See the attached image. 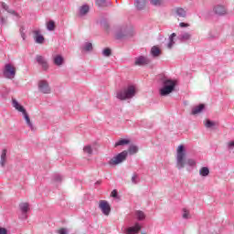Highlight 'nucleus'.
<instances>
[{
    "mask_svg": "<svg viewBox=\"0 0 234 234\" xmlns=\"http://www.w3.org/2000/svg\"><path fill=\"white\" fill-rule=\"evenodd\" d=\"M228 147L231 148L234 147V141H230L228 143Z\"/></svg>",
    "mask_w": 234,
    "mask_h": 234,
    "instance_id": "a19ab883",
    "label": "nucleus"
},
{
    "mask_svg": "<svg viewBox=\"0 0 234 234\" xmlns=\"http://www.w3.org/2000/svg\"><path fill=\"white\" fill-rule=\"evenodd\" d=\"M3 8H6V5L5 4H2Z\"/></svg>",
    "mask_w": 234,
    "mask_h": 234,
    "instance_id": "37998d69",
    "label": "nucleus"
},
{
    "mask_svg": "<svg viewBox=\"0 0 234 234\" xmlns=\"http://www.w3.org/2000/svg\"><path fill=\"white\" fill-rule=\"evenodd\" d=\"M204 104H199L198 106H196L192 109V112L191 114H193L194 116L197 114H200V112H202V111H204Z\"/></svg>",
    "mask_w": 234,
    "mask_h": 234,
    "instance_id": "2eb2a0df",
    "label": "nucleus"
},
{
    "mask_svg": "<svg viewBox=\"0 0 234 234\" xmlns=\"http://www.w3.org/2000/svg\"><path fill=\"white\" fill-rule=\"evenodd\" d=\"M99 207L102 211L103 215L109 217L111 213V205H109V202H107L106 200H101L99 202Z\"/></svg>",
    "mask_w": 234,
    "mask_h": 234,
    "instance_id": "6e6552de",
    "label": "nucleus"
},
{
    "mask_svg": "<svg viewBox=\"0 0 234 234\" xmlns=\"http://www.w3.org/2000/svg\"><path fill=\"white\" fill-rule=\"evenodd\" d=\"M89 5H82L80 8V16H85L87 14H89Z\"/></svg>",
    "mask_w": 234,
    "mask_h": 234,
    "instance_id": "4be33fe9",
    "label": "nucleus"
},
{
    "mask_svg": "<svg viewBox=\"0 0 234 234\" xmlns=\"http://www.w3.org/2000/svg\"><path fill=\"white\" fill-rule=\"evenodd\" d=\"M84 153H87L88 154H92V147L90 145L85 146L83 148Z\"/></svg>",
    "mask_w": 234,
    "mask_h": 234,
    "instance_id": "72a5a7b5",
    "label": "nucleus"
},
{
    "mask_svg": "<svg viewBox=\"0 0 234 234\" xmlns=\"http://www.w3.org/2000/svg\"><path fill=\"white\" fill-rule=\"evenodd\" d=\"M135 65H138L139 67H143L144 65H149V58L141 56L135 59Z\"/></svg>",
    "mask_w": 234,
    "mask_h": 234,
    "instance_id": "9b49d317",
    "label": "nucleus"
},
{
    "mask_svg": "<svg viewBox=\"0 0 234 234\" xmlns=\"http://www.w3.org/2000/svg\"><path fill=\"white\" fill-rule=\"evenodd\" d=\"M127 154L129 153L127 151H122L113 158H112L109 162L110 165H118V164H122V162H125L127 160Z\"/></svg>",
    "mask_w": 234,
    "mask_h": 234,
    "instance_id": "423d86ee",
    "label": "nucleus"
},
{
    "mask_svg": "<svg viewBox=\"0 0 234 234\" xmlns=\"http://www.w3.org/2000/svg\"><path fill=\"white\" fill-rule=\"evenodd\" d=\"M179 27H181V28L187 27H189V24H186V23H184V22H181V23L179 24Z\"/></svg>",
    "mask_w": 234,
    "mask_h": 234,
    "instance_id": "ea45409f",
    "label": "nucleus"
},
{
    "mask_svg": "<svg viewBox=\"0 0 234 234\" xmlns=\"http://www.w3.org/2000/svg\"><path fill=\"white\" fill-rule=\"evenodd\" d=\"M8 233V230L6 229L0 227V234H6Z\"/></svg>",
    "mask_w": 234,
    "mask_h": 234,
    "instance_id": "4c0bfd02",
    "label": "nucleus"
},
{
    "mask_svg": "<svg viewBox=\"0 0 234 234\" xmlns=\"http://www.w3.org/2000/svg\"><path fill=\"white\" fill-rule=\"evenodd\" d=\"M176 12L179 17H186V10L184 8H177Z\"/></svg>",
    "mask_w": 234,
    "mask_h": 234,
    "instance_id": "7c9ffc66",
    "label": "nucleus"
},
{
    "mask_svg": "<svg viewBox=\"0 0 234 234\" xmlns=\"http://www.w3.org/2000/svg\"><path fill=\"white\" fill-rule=\"evenodd\" d=\"M34 39L36 40V43H43L45 41V37L41 34H39V31H34Z\"/></svg>",
    "mask_w": 234,
    "mask_h": 234,
    "instance_id": "dca6fc26",
    "label": "nucleus"
},
{
    "mask_svg": "<svg viewBox=\"0 0 234 234\" xmlns=\"http://www.w3.org/2000/svg\"><path fill=\"white\" fill-rule=\"evenodd\" d=\"M180 39H181V41H187V40L191 39V34L184 33L180 36Z\"/></svg>",
    "mask_w": 234,
    "mask_h": 234,
    "instance_id": "c756f323",
    "label": "nucleus"
},
{
    "mask_svg": "<svg viewBox=\"0 0 234 234\" xmlns=\"http://www.w3.org/2000/svg\"><path fill=\"white\" fill-rule=\"evenodd\" d=\"M111 197H112L113 198H116V197H118V192L116 190H113L111 194Z\"/></svg>",
    "mask_w": 234,
    "mask_h": 234,
    "instance_id": "58836bf2",
    "label": "nucleus"
},
{
    "mask_svg": "<svg viewBox=\"0 0 234 234\" xmlns=\"http://www.w3.org/2000/svg\"><path fill=\"white\" fill-rule=\"evenodd\" d=\"M19 207H20L22 213H27L29 205H28V203H21L19 205Z\"/></svg>",
    "mask_w": 234,
    "mask_h": 234,
    "instance_id": "393cba45",
    "label": "nucleus"
},
{
    "mask_svg": "<svg viewBox=\"0 0 234 234\" xmlns=\"http://www.w3.org/2000/svg\"><path fill=\"white\" fill-rule=\"evenodd\" d=\"M132 182H133V184H136V176H133V177H132Z\"/></svg>",
    "mask_w": 234,
    "mask_h": 234,
    "instance_id": "79ce46f5",
    "label": "nucleus"
},
{
    "mask_svg": "<svg viewBox=\"0 0 234 234\" xmlns=\"http://www.w3.org/2000/svg\"><path fill=\"white\" fill-rule=\"evenodd\" d=\"M105 27H106V30H107V28H109V26H108V25H106Z\"/></svg>",
    "mask_w": 234,
    "mask_h": 234,
    "instance_id": "c03bdc74",
    "label": "nucleus"
},
{
    "mask_svg": "<svg viewBox=\"0 0 234 234\" xmlns=\"http://www.w3.org/2000/svg\"><path fill=\"white\" fill-rule=\"evenodd\" d=\"M54 64L58 67H61L63 65V57L61 55H58L54 58Z\"/></svg>",
    "mask_w": 234,
    "mask_h": 234,
    "instance_id": "f3484780",
    "label": "nucleus"
},
{
    "mask_svg": "<svg viewBox=\"0 0 234 234\" xmlns=\"http://www.w3.org/2000/svg\"><path fill=\"white\" fill-rule=\"evenodd\" d=\"M176 36V33H173L170 37H169V42L167 44V48H173V45H175V37Z\"/></svg>",
    "mask_w": 234,
    "mask_h": 234,
    "instance_id": "6ab92c4d",
    "label": "nucleus"
},
{
    "mask_svg": "<svg viewBox=\"0 0 234 234\" xmlns=\"http://www.w3.org/2000/svg\"><path fill=\"white\" fill-rule=\"evenodd\" d=\"M150 3L154 6H162V5H164V0H151Z\"/></svg>",
    "mask_w": 234,
    "mask_h": 234,
    "instance_id": "cd10ccee",
    "label": "nucleus"
},
{
    "mask_svg": "<svg viewBox=\"0 0 234 234\" xmlns=\"http://www.w3.org/2000/svg\"><path fill=\"white\" fill-rule=\"evenodd\" d=\"M183 218H191L189 216V211L186 208L183 209Z\"/></svg>",
    "mask_w": 234,
    "mask_h": 234,
    "instance_id": "f704fd0d",
    "label": "nucleus"
},
{
    "mask_svg": "<svg viewBox=\"0 0 234 234\" xmlns=\"http://www.w3.org/2000/svg\"><path fill=\"white\" fill-rule=\"evenodd\" d=\"M37 61L39 65H41L44 70H47L48 69V63L47 62L45 58H43V56H37Z\"/></svg>",
    "mask_w": 234,
    "mask_h": 234,
    "instance_id": "f8f14e48",
    "label": "nucleus"
},
{
    "mask_svg": "<svg viewBox=\"0 0 234 234\" xmlns=\"http://www.w3.org/2000/svg\"><path fill=\"white\" fill-rule=\"evenodd\" d=\"M129 154H136L138 153V146L132 144L128 149Z\"/></svg>",
    "mask_w": 234,
    "mask_h": 234,
    "instance_id": "412c9836",
    "label": "nucleus"
},
{
    "mask_svg": "<svg viewBox=\"0 0 234 234\" xmlns=\"http://www.w3.org/2000/svg\"><path fill=\"white\" fill-rule=\"evenodd\" d=\"M140 225L136 224L134 227H130L126 229V234H136L140 231Z\"/></svg>",
    "mask_w": 234,
    "mask_h": 234,
    "instance_id": "ddd939ff",
    "label": "nucleus"
},
{
    "mask_svg": "<svg viewBox=\"0 0 234 234\" xmlns=\"http://www.w3.org/2000/svg\"><path fill=\"white\" fill-rule=\"evenodd\" d=\"M128 144H131V141L128 139H121L117 143H115L114 147H118L120 145H128Z\"/></svg>",
    "mask_w": 234,
    "mask_h": 234,
    "instance_id": "aec40b11",
    "label": "nucleus"
},
{
    "mask_svg": "<svg viewBox=\"0 0 234 234\" xmlns=\"http://www.w3.org/2000/svg\"><path fill=\"white\" fill-rule=\"evenodd\" d=\"M13 107H15L16 111L24 114L27 124L28 125V127H30L32 131H34V125L32 124V122H30V117H28L27 110H25V108L21 104H19V102H17L15 99L13 100Z\"/></svg>",
    "mask_w": 234,
    "mask_h": 234,
    "instance_id": "20e7f679",
    "label": "nucleus"
},
{
    "mask_svg": "<svg viewBox=\"0 0 234 234\" xmlns=\"http://www.w3.org/2000/svg\"><path fill=\"white\" fill-rule=\"evenodd\" d=\"M96 5H98L99 6H101L103 8L105 6H110L111 2H109L107 0H96Z\"/></svg>",
    "mask_w": 234,
    "mask_h": 234,
    "instance_id": "a211bd4d",
    "label": "nucleus"
},
{
    "mask_svg": "<svg viewBox=\"0 0 234 234\" xmlns=\"http://www.w3.org/2000/svg\"><path fill=\"white\" fill-rule=\"evenodd\" d=\"M5 162H6V150L4 149L1 154V161H0L1 165L4 166Z\"/></svg>",
    "mask_w": 234,
    "mask_h": 234,
    "instance_id": "5701e85b",
    "label": "nucleus"
},
{
    "mask_svg": "<svg viewBox=\"0 0 234 234\" xmlns=\"http://www.w3.org/2000/svg\"><path fill=\"white\" fill-rule=\"evenodd\" d=\"M38 89L43 94H50V86L46 80H41L38 82Z\"/></svg>",
    "mask_w": 234,
    "mask_h": 234,
    "instance_id": "1a4fd4ad",
    "label": "nucleus"
},
{
    "mask_svg": "<svg viewBox=\"0 0 234 234\" xmlns=\"http://www.w3.org/2000/svg\"><path fill=\"white\" fill-rule=\"evenodd\" d=\"M214 12L218 16H226V14H228V10H226L224 5H216L214 7Z\"/></svg>",
    "mask_w": 234,
    "mask_h": 234,
    "instance_id": "9d476101",
    "label": "nucleus"
},
{
    "mask_svg": "<svg viewBox=\"0 0 234 234\" xmlns=\"http://www.w3.org/2000/svg\"><path fill=\"white\" fill-rule=\"evenodd\" d=\"M176 86V83L169 79L163 80V88L160 90L161 96H168V94H171L173 90H175V87Z\"/></svg>",
    "mask_w": 234,
    "mask_h": 234,
    "instance_id": "f03ea898",
    "label": "nucleus"
},
{
    "mask_svg": "<svg viewBox=\"0 0 234 234\" xmlns=\"http://www.w3.org/2000/svg\"><path fill=\"white\" fill-rule=\"evenodd\" d=\"M4 76L8 80H14L16 78V67L12 64H6L4 69Z\"/></svg>",
    "mask_w": 234,
    "mask_h": 234,
    "instance_id": "0eeeda50",
    "label": "nucleus"
},
{
    "mask_svg": "<svg viewBox=\"0 0 234 234\" xmlns=\"http://www.w3.org/2000/svg\"><path fill=\"white\" fill-rule=\"evenodd\" d=\"M151 54L154 58H158V56H160L162 54V50L160 49V48L158 46H154L151 48Z\"/></svg>",
    "mask_w": 234,
    "mask_h": 234,
    "instance_id": "4468645a",
    "label": "nucleus"
},
{
    "mask_svg": "<svg viewBox=\"0 0 234 234\" xmlns=\"http://www.w3.org/2000/svg\"><path fill=\"white\" fill-rule=\"evenodd\" d=\"M205 123V127H207V129H211V127H215V125H217V122H213V121H209L207 120L206 122H204Z\"/></svg>",
    "mask_w": 234,
    "mask_h": 234,
    "instance_id": "a878e982",
    "label": "nucleus"
},
{
    "mask_svg": "<svg viewBox=\"0 0 234 234\" xmlns=\"http://www.w3.org/2000/svg\"><path fill=\"white\" fill-rule=\"evenodd\" d=\"M136 6L139 10H143L145 7V0H137Z\"/></svg>",
    "mask_w": 234,
    "mask_h": 234,
    "instance_id": "bb28decb",
    "label": "nucleus"
},
{
    "mask_svg": "<svg viewBox=\"0 0 234 234\" xmlns=\"http://www.w3.org/2000/svg\"><path fill=\"white\" fill-rule=\"evenodd\" d=\"M134 36V29L133 27H122L115 35L117 39H123V37H133Z\"/></svg>",
    "mask_w": 234,
    "mask_h": 234,
    "instance_id": "39448f33",
    "label": "nucleus"
},
{
    "mask_svg": "<svg viewBox=\"0 0 234 234\" xmlns=\"http://www.w3.org/2000/svg\"><path fill=\"white\" fill-rule=\"evenodd\" d=\"M58 234H67V229L61 228L58 230Z\"/></svg>",
    "mask_w": 234,
    "mask_h": 234,
    "instance_id": "e433bc0d",
    "label": "nucleus"
},
{
    "mask_svg": "<svg viewBox=\"0 0 234 234\" xmlns=\"http://www.w3.org/2000/svg\"><path fill=\"white\" fill-rule=\"evenodd\" d=\"M47 28H48V30H50V31L54 30L56 28V23H54L53 20H50L47 24Z\"/></svg>",
    "mask_w": 234,
    "mask_h": 234,
    "instance_id": "c85d7f7f",
    "label": "nucleus"
},
{
    "mask_svg": "<svg viewBox=\"0 0 234 234\" xmlns=\"http://www.w3.org/2000/svg\"><path fill=\"white\" fill-rule=\"evenodd\" d=\"M186 165L193 167L197 165V162L194 159H186V149L181 144L176 149V167L177 169H184Z\"/></svg>",
    "mask_w": 234,
    "mask_h": 234,
    "instance_id": "f257e3e1",
    "label": "nucleus"
},
{
    "mask_svg": "<svg viewBox=\"0 0 234 234\" xmlns=\"http://www.w3.org/2000/svg\"><path fill=\"white\" fill-rule=\"evenodd\" d=\"M102 54L103 56H105V58H110V56L112 54V51L111 50V48H106L105 49H103Z\"/></svg>",
    "mask_w": 234,
    "mask_h": 234,
    "instance_id": "2f4dec72",
    "label": "nucleus"
},
{
    "mask_svg": "<svg viewBox=\"0 0 234 234\" xmlns=\"http://www.w3.org/2000/svg\"><path fill=\"white\" fill-rule=\"evenodd\" d=\"M138 220H144L145 218V214L142 211H137L136 213Z\"/></svg>",
    "mask_w": 234,
    "mask_h": 234,
    "instance_id": "473e14b6",
    "label": "nucleus"
},
{
    "mask_svg": "<svg viewBox=\"0 0 234 234\" xmlns=\"http://www.w3.org/2000/svg\"><path fill=\"white\" fill-rule=\"evenodd\" d=\"M84 50H86L87 52L92 50V44L91 43H87L84 47Z\"/></svg>",
    "mask_w": 234,
    "mask_h": 234,
    "instance_id": "c9c22d12",
    "label": "nucleus"
},
{
    "mask_svg": "<svg viewBox=\"0 0 234 234\" xmlns=\"http://www.w3.org/2000/svg\"><path fill=\"white\" fill-rule=\"evenodd\" d=\"M200 176H207L209 175V168L207 167H202L199 170Z\"/></svg>",
    "mask_w": 234,
    "mask_h": 234,
    "instance_id": "b1692460",
    "label": "nucleus"
},
{
    "mask_svg": "<svg viewBox=\"0 0 234 234\" xmlns=\"http://www.w3.org/2000/svg\"><path fill=\"white\" fill-rule=\"evenodd\" d=\"M136 94V89L134 86H129L127 89L117 92V98L121 101L130 100Z\"/></svg>",
    "mask_w": 234,
    "mask_h": 234,
    "instance_id": "7ed1b4c3",
    "label": "nucleus"
}]
</instances>
